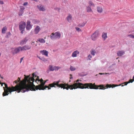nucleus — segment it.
<instances>
[{"label": "nucleus", "instance_id": "nucleus-1", "mask_svg": "<svg viewBox=\"0 0 134 134\" xmlns=\"http://www.w3.org/2000/svg\"><path fill=\"white\" fill-rule=\"evenodd\" d=\"M32 76L31 77H30V75L26 76L24 75L25 76V77H27V80H30L29 83L28 82H26V84L27 85H30L32 86V87L34 88V90H31L30 89L27 90L28 91L29 90L32 91H35L36 90H44L46 89V88H48V90L51 89L52 87H56V86L59 88H63V89H66L68 90L69 88H70L71 89L73 88V86L74 85H76L77 84H75L73 85H68L67 84H65L61 83L59 84V83L60 81H54L53 83L49 84L48 86H44L46 83V82H44L42 79H39V77L38 76H37L36 75H35V74L33 73L32 74Z\"/></svg>", "mask_w": 134, "mask_h": 134}, {"label": "nucleus", "instance_id": "nucleus-2", "mask_svg": "<svg viewBox=\"0 0 134 134\" xmlns=\"http://www.w3.org/2000/svg\"><path fill=\"white\" fill-rule=\"evenodd\" d=\"M28 77V76L25 77L23 80L20 81L19 83L17 84L15 86H12L11 87H8L7 84L3 83V84H4L5 87L6 89L4 88V91L2 94L3 96L8 95L9 94V92L11 93L12 92L16 91H17L18 93L20 92L24 93L29 90V89L31 90H34V88L31 85H28L26 84L27 82L28 83L30 82V80H27ZM3 88H4V87H3Z\"/></svg>", "mask_w": 134, "mask_h": 134}, {"label": "nucleus", "instance_id": "nucleus-3", "mask_svg": "<svg viewBox=\"0 0 134 134\" xmlns=\"http://www.w3.org/2000/svg\"><path fill=\"white\" fill-rule=\"evenodd\" d=\"M79 80H77L76 81L74 82V83L72 85H69L68 84L65 83V84H68V85H73L75 84H77L76 85H74L72 87L74 88L71 90H73V89H76L77 88L81 89L84 88H90V89H101L104 90L106 88L104 85H95V83L93 84L92 83H85L83 84L81 83L78 82L79 81ZM71 90L70 88H69Z\"/></svg>", "mask_w": 134, "mask_h": 134}, {"label": "nucleus", "instance_id": "nucleus-4", "mask_svg": "<svg viewBox=\"0 0 134 134\" xmlns=\"http://www.w3.org/2000/svg\"><path fill=\"white\" fill-rule=\"evenodd\" d=\"M51 39L54 40L57 39H59L61 37V34L59 32H57L55 33H53L50 35Z\"/></svg>", "mask_w": 134, "mask_h": 134}, {"label": "nucleus", "instance_id": "nucleus-5", "mask_svg": "<svg viewBox=\"0 0 134 134\" xmlns=\"http://www.w3.org/2000/svg\"><path fill=\"white\" fill-rule=\"evenodd\" d=\"M26 26V23L24 22L21 21L19 24V29L21 31V33L22 34L24 33Z\"/></svg>", "mask_w": 134, "mask_h": 134}, {"label": "nucleus", "instance_id": "nucleus-6", "mask_svg": "<svg viewBox=\"0 0 134 134\" xmlns=\"http://www.w3.org/2000/svg\"><path fill=\"white\" fill-rule=\"evenodd\" d=\"M21 47L19 46L14 48H13L12 51V53L13 54H15L19 53L20 51H22Z\"/></svg>", "mask_w": 134, "mask_h": 134}, {"label": "nucleus", "instance_id": "nucleus-7", "mask_svg": "<svg viewBox=\"0 0 134 134\" xmlns=\"http://www.w3.org/2000/svg\"><path fill=\"white\" fill-rule=\"evenodd\" d=\"M98 35V33L97 31H96L91 36V38L92 40L95 41L96 40Z\"/></svg>", "mask_w": 134, "mask_h": 134}, {"label": "nucleus", "instance_id": "nucleus-8", "mask_svg": "<svg viewBox=\"0 0 134 134\" xmlns=\"http://www.w3.org/2000/svg\"><path fill=\"white\" fill-rule=\"evenodd\" d=\"M60 68L58 66H52V65H49V69L51 71H53L54 70H58Z\"/></svg>", "mask_w": 134, "mask_h": 134}, {"label": "nucleus", "instance_id": "nucleus-9", "mask_svg": "<svg viewBox=\"0 0 134 134\" xmlns=\"http://www.w3.org/2000/svg\"><path fill=\"white\" fill-rule=\"evenodd\" d=\"M21 48L22 51H25L30 49L31 48V46H30L26 45L23 46L21 47Z\"/></svg>", "mask_w": 134, "mask_h": 134}, {"label": "nucleus", "instance_id": "nucleus-10", "mask_svg": "<svg viewBox=\"0 0 134 134\" xmlns=\"http://www.w3.org/2000/svg\"><path fill=\"white\" fill-rule=\"evenodd\" d=\"M72 15L70 14H68L66 18L67 20L69 23H71L72 22Z\"/></svg>", "mask_w": 134, "mask_h": 134}, {"label": "nucleus", "instance_id": "nucleus-11", "mask_svg": "<svg viewBox=\"0 0 134 134\" xmlns=\"http://www.w3.org/2000/svg\"><path fill=\"white\" fill-rule=\"evenodd\" d=\"M32 26L30 24V22L29 21H28L27 22V26L26 27V29L27 30H29L32 28Z\"/></svg>", "mask_w": 134, "mask_h": 134}, {"label": "nucleus", "instance_id": "nucleus-12", "mask_svg": "<svg viewBox=\"0 0 134 134\" xmlns=\"http://www.w3.org/2000/svg\"><path fill=\"white\" fill-rule=\"evenodd\" d=\"M120 86V85H115V84H107L106 85L105 87H106L107 88H110L111 87H115L117 86Z\"/></svg>", "mask_w": 134, "mask_h": 134}, {"label": "nucleus", "instance_id": "nucleus-13", "mask_svg": "<svg viewBox=\"0 0 134 134\" xmlns=\"http://www.w3.org/2000/svg\"><path fill=\"white\" fill-rule=\"evenodd\" d=\"M79 54V52L77 50H76L72 53L71 56L73 57H76L77 56V55Z\"/></svg>", "mask_w": 134, "mask_h": 134}, {"label": "nucleus", "instance_id": "nucleus-14", "mask_svg": "<svg viewBox=\"0 0 134 134\" xmlns=\"http://www.w3.org/2000/svg\"><path fill=\"white\" fill-rule=\"evenodd\" d=\"M40 28L39 26H37L35 28L34 30V33L35 34H37L40 31Z\"/></svg>", "mask_w": 134, "mask_h": 134}, {"label": "nucleus", "instance_id": "nucleus-15", "mask_svg": "<svg viewBox=\"0 0 134 134\" xmlns=\"http://www.w3.org/2000/svg\"><path fill=\"white\" fill-rule=\"evenodd\" d=\"M102 38L104 41L107 38V33L103 32L102 35Z\"/></svg>", "mask_w": 134, "mask_h": 134}, {"label": "nucleus", "instance_id": "nucleus-16", "mask_svg": "<svg viewBox=\"0 0 134 134\" xmlns=\"http://www.w3.org/2000/svg\"><path fill=\"white\" fill-rule=\"evenodd\" d=\"M40 52L43 55H44L47 57L48 56V52L46 50L41 51Z\"/></svg>", "mask_w": 134, "mask_h": 134}, {"label": "nucleus", "instance_id": "nucleus-17", "mask_svg": "<svg viewBox=\"0 0 134 134\" xmlns=\"http://www.w3.org/2000/svg\"><path fill=\"white\" fill-rule=\"evenodd\" d=\"M125 53L123 51H119L117 53V55L119 56H121Z\"/></svg>", "mask_w": 134, "mask_h": 134}, {"label": "nucleus", "instance_id": "nucleus-18", "mask_svg": "<svg viewBox=\"0 0 134 134\" xmlns=\"http://www.w3.org/2000/svg\"><path fill=\"white\" fill-rule=\"evenodd\" d=\"M27 41V38L26 37L21 41L20 44L21 45H23L26 43Z\"/></svg>", "mask_w": 134, "mask_h": 134}, {"label": "nucleus", "instance_id": "nucleus-19", "mask_svg": "<svg viewBox=\"0 0 134 134\" xmlns=\"http://www.w3.org/2000/svg\"><path fill=\"white\" fill-rule=\"evenodd\" d=\"M38 9L40 11H44L45 10V9L43 7V6L41 5H39L37 6Z\"/></svg>", "mask_w": 134, "mask_h": 134}, {"label": "nucleus", "instance_id": "nucleus-20", "mask_svg": "<svg viewBox=\"0 0 134 134\" xmlns=\"http://www.w3.org/2000/svg\"><path fill=\"white\" fill-rule=\"evenodd\" d=\"M97 11L99 13H101L103 12V9L102 7H97Z\"/></svg>", "mask_w": 134, "mask_h": 134}, {"label": "nucleus", "instance_id": "nucleus-21", "mask_svg": "<svg viewBox=\"0 0 134 134\" xmlns=\"http://www.w3.org/2000/svg\"><path fill=\"white\" fill-rule=\"evenodd\" d=\"M91 54L92 55L94 56L95 55V54L96 53V51L95 50L92 49L90 51Z\"/></svg>", "mask_w": 134, "mask_h": 134}, {"label": "nucleus", "instance_id": "nucleus-22", "mask_svg": "<svg viewBox=\"0 0 134 134\" xmlns=\"http://www.w3.org/2000/svg\"><path fill=\"white\" fill-rule=\"evenodd\" d=\"M38 41L41 43H44L45 42L44 40L42 38H39L38 40Z\"/></svg>", "mask_w": 134, "mask_h": 134}, {"label": "nucleus", "instance_id": "nucleus-23", "mask_svg": "<svg viewBox=\"0 0 134 134\" xmlns=\"http://www.w3.org/2000/svg\"><path fill=\"white\" fill-rule=\"evenodd\" d=\"M7 30V28L6 26L4 27L2 30V32L4 34L5 33V31Z\"/></svg>", "mask_w": 134, "mask_h": 134}, {"label": "nucleus", "instance_id": "nucleus-24", "mask_svg": "<svg viewBox=\"0 0 134 134\" xmlns=\"http://www.w3.org/2000/svg\"><path fill=\"white\" fill-rule=\"evenodd\" d=\"M87 11L88 12H92L91 8L88 6L87 7Z\"/></svg>", "mask_w": 134, "mask_h": 134}, {"label": "nucleus", "instance_id": "nucleus-25", "mask_svg": "<svg viewBox=\"0 0 134 134\" xmlns=\"http://www.w3.org/2000/svg\"><path fill=\"white\" fill-rule=\"evenodd\" d=\"M86 23H85L84 22L82 23L81 24H79L78 25V26L80 27H83L84 26Z\"/></svg>", "mask_w": 134, "mask_h": 134}, {"label": "nucleus", "instance_id": "nucleus-26", "mask_svg": "<svg viewBox=\"0 0 134 134\" xmlns=\"http://www.w3.org/2000/svg\"><path fill=\"white\" fill-rule=\"evenodd\" d=\"M88 4L90 6H94V5L93 2H92L91 1H90L88 2Z\"/></svg>", "mask_w": 134, "mask_h": 134}, {"label": "nucleus", "instance_id": "nucleus-27", "mask_svg": "<svg viewBox=\"0 0 134 134\" xmlns=\"http://www.w3.org/2000/svg\"><path fill=\"white\" fill-rule=\"evenodd\" d=\"M70 69L71 71H74L75 70L76 68L72 66H71L70 68Z\"/></svg>", "mask_w": 134, "mask_h": 134}, {"label": "nucleus", "instance_id": "nucleus-28", "mask_svg": "<svg viewBox=\"0 0 134 134\" xmlns=\"http://www.w3.org/2000/svg\"><path fill=\"white\" fill-rule=\"evenodd\" d=\"M11 34L10 32H9L7 34V35L6 36V37L7 38L9 37L11 35Z\"/></svg>", "mask_w": 134, "mask_h": 134}, {"label": "nucleus", "instance_id": "nucleus-29", "mask_svg": "<svg viewBox=\"0 0 134 134\" xmlns=\"http://www.w3.org/2000/svg\"><path fill=\"white\" fill-rule=\"evenodd\" d=\"M75 29L76 30L78 31V32H79V31H81V29H80L78 27H76L75 28Z\"/></svg>", "mask_w": 134, "mask_h": 134}, {"label": "nucleus", "instance_id": "nucleus-30", "mask_svg": "<svg viewBox=\"0 0 134 134\" xmlns=\"http://www.w3.org/2000/svg\"><path fill=\"white\" fill-rule=\"evenodd\" d=\"M134 81V80L133 79H130L129 81L128 82V83H132Z\"/></svg>", "mask_w": 134, "mask_h": 134}, {"label": "nucleus", "instance_id": "nucleus-31", "mask_svg": "<svg viewBox=\"0 0 134 134\" xmlns=\"http://www.w3.org/2000/svg\"><path fill=\"white\" fill-rule=\"evenodd\" d=\"M92 57L91 55L90 54L89 55L88 58L89 60H91V58H92Z\"/></svg>", "mask_w": 134, "mask_h": 134}, {"label": "nucleus", "instance_id": "nucleus-32", "mask_svg": "<svg viewBox=\"0 0 134 134\" xmlns=\"http://www.w3.org/2000/svg\"><path fill=\"white\" fill-rule=\"evenodd\" d=\"M23 14V12L22 11H21L19 13V16H21Z\"/></svg>", "mask_w": 134, "mask_h": 134}, {"label": "nucleus", "instance_id": "nucleus-33", "mask_svg": "<svg viewBox=\"0 0 134 134\" xmlns=\"http://www.w3.org/2000/svg\"><path fill=\"white\" fill-rule=\"evenodd\" d=\"M133 35L132 34H131V35H128V36H129L130 38H132L133 37Z\"/></svg>", "mask_w": 134, "mask_h": 134}, {"label": "nucleus", "instance_id": "nucleus-34", "mask_svg": "<svg viewBox=\"0 0 134 134\" xmlns=\"http://www.w3.org/2000/svg\"><path fill=\"white\" fill-rule=\"evenodd\" d=\"M129 83L128 82H125L123 83V84H125V85H126L128 83Z\"/></svg>", "mask_w": 134, "mask_h": 134}, {"label": "nucleus", "instance_id": "nucleus-35", "mask_svg": "<svg viewBox=\"0 0 134 134\" xmlns=\"http://www.w3.org/2000/svg\"><path fill=\"white\" fill-rule=\"evenodd\" d=\"M18 82H19L20 81V79L19 77H18L17 80Z\"/></svg>", "mask_w": 134, "mask_h": 134}, {"label": "nucleus", "instance_id": "nucleus-36", "mask_svg": "<svg viewBox=\"0 0 134 134\" xmlns=\"http://www.w3.org/2000/svg\"><path fill=\"white\" fill-rule=\"evenodd\" d=\"M4 3L2 1H0V4H3Z\"/></svg>", "mask_w": 134, "mask_h": 134}, {"label": "nucleus", "instance_id": "nucleus-37", "mask_svg": "<svg viewBox=\"0 0 134 134\" xmlns=\"http://www.w3.org/2000/svg\"><path fill=\"white\" fill-rule=\"evenodd\" d=\"M27 4V2H25L24 3L23 5H26Z\"/></svg>", "mask_w": 134, "mask_h": 134}, {"label": "nucleus", "instance_id": "nucleus-38", "mask_svg": "<svg viewBox=\"0 0 134 134\" xmlns=\"http://www.w3.org/2000/svg\"><path fill=\"white\" fill-rule=\"evenodd\" d=\"M18 82L17 80H15L14 82V83H17Z\"/></svg>", "mask_w": 134, "mask_h": 134}, {"label": "nucleus", "instance_id": "nucleus-39", "mask_svg": "<svg viewBox=\"0 0 134 134\" xmlns=\"http://www.w3.org/2000/svg\"><path fill=\"white\" fill-rule=\"evenodd\" d=\"M23 58H21V59H20V63L21 62H22V60H23Z\"/></svg>", "mask_w": 134, "mask_h": 134}, {"label": "nucleus", "instance_id": "nucleus-40", "mask_svg": "<svg viewBox=\"0 0 134 134\" xmlns=\"http://www.w3.org/2000/svg\"><path fill=\"white\" fill-rule=\"evenodd\" d=\"M119 85H120V86H124L125 85V84H123V83H122L121 84H120Z\"/></svg>", "mask_w": 134, "mask_h": 134}, {"label": "nucleus", "instance_id": "nucleus-41", "mask_svg": "<svg viewBox=\"0 0 134 134\" xmlns=\"http://www.w3.org/2000/svg\"><path fill=\"white\" fill-rule=\"evenodd\" d=\"M43 60L44 62H46L47 61V60L46 59H44Z\"/></svg>", "mask_w": 134, "mask_h": 134}, {"label": "nucleus", "instance_id": "nucleus-42", "mask_svg": "<svg viewBox=\"0 0 134 134\" xmlns=\"http://www.w3.org/2000/svg\"><path fill=\"white\" fill-rule=\"evenodd\" d=\"M70 76H71V77H70V79H72V75H71L70 74Z\"/></svg>", "mask_w": 134, "mask_h": 134}, {"label": "nucleus", "instance_id": "nucleus-43", "mask_svg": "<svg viewBox=\"0 0 134 134\" xmlns=\"http://www.w3.org/2000/svg\"><path fill=\"white\" fill-rule=\"evenodd\" d=\"M21 9L23 10L24 9V7H22L21 8H20Z\"/></svg>", "mask_w": 134, "mask_h": 134}, {"label": "nucleus", "instance_id": "nucleus-44", "mask_svg": "<svg viewBox=\"0 0 134 134\" xmlns=\"http://www.w3.org/2000/svg\"><path fill=\"white\" fill-rule=\"evenodd\" d=\"M0 77L1 79H3V77L1 76V75L0 74Z\"/></svg>", "mask_w": 134, "mask_h": 134}, {"label": "nucleus", "instance_id": "nucleus-45", "mask_svg": "<svg viewBox=\"0 0 134 134\" xmlns=\"http://www.w3.org/2000/svg\"><path fill=\"white\" fill-rule=\"evenodd\" d=\"M104 74V73H99V74H100V75H102V74Z\"/></svg>", "mask_w": 134, "mask_h": 134}, {"label": "nucleus", "instance_id": "nucleus-46", "mask_svg": "<svg viewBox=\"0 0 134 134\" xmlns=\"http://www.w3.org/2000/svg\"><path fill=\"white\" fill-rule=\"evenodd\" d=\"M134 38V35H133V38Z\"/></svg>", "mask_w": 134, "mask_h": 134}, {"label": "nucleus", "instance_id": "nucleus-47", "mask_svg": "<svg viewBox=\"0 0 134 134\" xmlns=\"http://www.w3.org/2000/svg\"><path fill=\"white\" fill-rule=\"evenodd\" d=\"M133 79L134 80V76H133Z\"/></svg>", "mask_w": 134, "mask_h": 134}, {"label": "nucleus", "instance_id": "nucleus-48", "mask_svg": "<svg viewBox=\"0 0 134 134\" xmlns=\"http://www.w3.org/2000/svg\"><path fill=\"white\" fill-rule=\"evenodd\" d=\"M109 73H105V74H109Z\"/></svg>", "mask_w": 134, "mask_h": 134}]
</instances>
